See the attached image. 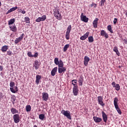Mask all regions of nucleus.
<instances>
[{
  "label": "nucleus",
  "instance_id": "obj_1",
  "mask_svg": "<svg viewBox=\"0 0 127 127\" xmlns=\"http://www.w3.org/2000/svg\"><path fill=\"white\" fill-rule=\"evenodd\" d=\"M54 63L57 65H58V71L59 74H62V73H64L66 70V67L64 66V64L63 61L62 60L59 61V58H55Z\"/></svg>",
  "mask_w": 127,
  "mask_h": 127
},
{
  "label": "nucleus",
  "instance_id": "obj_2",
  "mask_svg": "<svg viewBox=\"0 0 127 127\" xmlns=\"http://www.w3.org/2000/svg\"><path fill=\"white\" fill-rule=\"evenodd\" d=\"M118 101H119V100H118V98L115 97L114 99V106H115V109L118 111V113L120 115H122V110H120V109L119 107V105H118Z\"/></svg>",
  "mask_w": 127,
  "mask_h": 127
},
{
  "label": "nucleus",
  "instance_id": "obj_3",
  "mask_svg": "<svg viewBox=\"0 0 127 127\" xmlns=\"http://www.w3.org/2000/svg\"><path fill=\"white\" fill-rule=\"evenodd\" d=\"M54 14L55 17L58 19V20H61L62 14L59 12V10L58 9H54Z\"/></svg>",
  "mask_w": 127,
  "mask_h": 127
},
{
  "label": "nucleus",
  "instance_id": "obj_4",
  "mask_svg": "<svg viewBox=\"0 0 127 127\" xmlns=\"http://www.w3.org/2000/svg\"><path fill=\"white\" fill-rule=\"evenodd\" d=\"M61 112H62V114L64 115V116H66V118L68 119L69 120H71L70 112L69 110H62Z\"/></svg>",
  "mask_w": 127,
  "mask_h": 127
},
{
  "label": "nucleus",
  "instance_id": "obj_5",
  "mask_svg": "<svg viewBox=\"0 0 127 127\" xmlns=\"http://www.w3.org/2000/svg\"><path fill=\"white\" fill-rule=\"evenodd\" d=\"M13 119L15 123H19V122L20 121V115L18 114V113L13 115Z\"/></svg>",
  "mask_w": 127,
  "mask_h": 127
},
{
  "label": "nucleus",
  "instance_id": "obj_6",
  "mask_svg": "<svg viewBox=\"0 0 127 127\" xmlns=\"http://www.w3.org/2000/svg\"><path fill=\"white\" fill-rule=\"evenodd\" d=\"M97 99L98 104L100 105V106H102V107H104V106H105V103H104L103 97L98 96Z\"/></svg>",
  "mask_w": 127,
  "mask_h": 127
},
{
  "label": "nucleus",
  "instance_id": "obj_7",
  "mask_svg": "<svg viewBox=\"0 0 127 127\" xmlns=\"http://www.w3.org/2000/svg\"><path fill=\"white\" fill-rule=\"evenodd\" d=\"M80 19L82 20V21H83L84 22H88L89 19L86 16L83 15V13H82L80 15Z\"/></svg>",
  "mask_w": 127,
  "mask_h": 127
},
{
  "label": "nucleus",
  "instance_id": "obj_8",
  "mask_svg": "<svg viewBox=\"0 0 127 127\" xmlns=\"http://www.w3.org/2000/svg\"><path fill=\"white\" fill-rule=\"evenodd\" d=\"M47 16L46 15H42V17H38L37 19H36V22H40V21H44L46 20Z\"/></svg>",
  "mask_w": 127,
  "mask_h": 127
},
{
  "label": "nucleus",
  "instance_id": "obj_9",
  "mask_svg": "<svg viewBox=\"0 0 127 127\" xmlns=\"http://www.w3.org/2000/svg\"><path fill=\"white\" fill-rule=\"evenodd\" d=\"M24 36V34L23 33L19 38H16V40H15L14 41L15 44L17 45V44L19 43V42H20L21 40H23Z\"/></svg>",
  "mask_w": 127,
  "mask_h": 127
},
{
  "label": "nucleus",
  "instance_id": "obj_10",
  "mask_svg": "<svg viewBox=\"0 0 127 127\" xmlns=\"http://www.w3.org/2000/svg\"><path fill=\"white\" fill-rule=\"evenodd\" d=\"M79 93V89H78V86L76 84L75 86L73 87V95H77Z\"/></svg>",
  "mask_w": 127,
  "mask_h": 127
},
{
  "label": "nucleus",
  "instance_id": "obj_11",
  "mask_svg": "<svg viewBox=\"0 0 127 127\" xmlns=\"http://www.w3.org/2000/svg\"><path fill=\"white\" fill-rule=\"evenodd\" d=\"M90 61V58L88 56H84V64L85 66H87L88 64V62Z\"/></svg>",
  "mask_w": 127,
  "mask_h": 127
},
{
  "label": "nucleus",
  "instance_id": "obj_12",
  "mask_svg": "<svg viewBox=\"0 0 127 127\" xmlns=\"http://www.w3.org/2000/svg\"><path fill=\"white\" fill-rule=\"evenodd\" d=\"M42 98L43 100L47 101L49 98V96L48 93H42Z\"/></svg>",
  "mask_w": 127,
  "mask_h": 127
},
{
  "label": "nucleus",
  "instance_id": "obj_13",
  "mask_svg": "<svg viewBox=\"0 0 127 127\" xmlns=\"http://www.w3.org/2000/svg\"><path fill=\"white\" fill-rule=\"evenodd\" d=\"M90 32H86L85 33V34H84V35H82V36H81V37L80 38L81 40H86L87 38H88Z\"/></svg>",
  "mask_w": 127,
  "mask_h": 127
},
{
  "label": "nucleus",
  "instance_id": "obj_14",
  "mask_svg": "<svg viewBox=\"0 0 127 127\" xmlns=\"http://www.w3.org/2000/svg\"><path fill=\"white\" fill-rule=\"evenodd\" d=\"M102 118L103 119L104 122L105 123H107V121H108V115H107L106 114H105L104 111H102Z\"/></svg>",
  "mask_w": 127,
  "mask_h": 127
},
{
  "label": "nucleus",
  "instance_id": "obj_15",
  "mask_svg": "<svg viewBox=\"0 0 127 127\" xmlns=\"http://www.w3.org/2000/svg\"><path fill=\"white\" fill-rule=\"evenodd\" d=\"M93 120L96 123H100L102 121V119L100 117H97V116H94Z\"/></svg>",
  "mask_w": 127,
  "mask_h": 127
},
{
  "label": "nucleus",
  "instance_id": "obj_16",
  "mask_svg": "<svg viewBox=\"0 0 127 127\" xmlns=\"http://www.w3.org/2000/svg\"><path fill=\"white\" fill-rule=\"evenodd\" d=\"M101 35L102 36H104V37L106 39L109 38L108 34H107V33L106 32V31L104 30H101Z\"/></svg>",
  "mask_w": 127,
  "mask_h": 127
},
{
  "label": "nucleus",
  "instance_id": "obj_17",
  "mask_svg": "<svg viewBox=\"0 0 127 127\" xmlns=\"http://www.w3.org/2000/svg\"><path fill=\"white\" fill-rule=\"evenodd\" d=\"M99 19L98 18H96L93 22V27L97 28L98 27V23Z\"/></svg>",
  "mask_w": 127,
  "mask_h": 127
},
{
  "label": "nucleus",
  "instance_id": "obj_18",
  "mask_svg": "<svg viewBox=\"0 0 127 127\" xmlns=\"http://www.w3.org/2000/svg\"><path fill=\"white\" fill-rule=\"evenodd\" d=\"M10 90L12 93H16L18 91V88L17 86H15V85L13 87V88H10Z\"/></svg>",
  "mask_w": 127,
  "mask_h": 127
},
{
  "label": "nucleus",
  "instance_id": "obj_19",
  "mask_svg": "<svg viewBox=\"0 0 127 127\" xmlns=\"http://www.w3.org/2000/svg\"><path fill=\"white\" fill-rule=\"evenodd\" d=\"M40 66L39 62L38 61H35L34 64H33V67H35V69H39Z\"/></svg>",
  "mask_w": 127,
  "mask_h": 127
},
{
  "label": "nucleus",
  "instance_id": "obj_20",
  "mask_svg": "<svg viewBox=\"0 0 127 127\" xmlns=\"http://www.w3.org/2000/svg\"><path fill=\"white\" fill-rule=\"evenodd\" d=\"M41 78V75H39V74H37V75L36 76V83L37 85H39Z\"/></svg>",
  "mask_w": 127,
  "mask_h": 127
},
{
  "label": "nucleus",
  "instance_id": "obj_21",
  "mask_svg": "<svg viewBox=\"0 0 127 127\" xmlns=\"http://www.w3.org/2000/svg\"><path fill=\"white\" fill-rule=\"evenodd\" d=\"M17 9H18L17 6L12 7V8H11L8 10V11L6 12V14H8L9 13L12 12V11H14V10H16Z\"/></svg>",
  "mask_w": 127,
  "mask_h": 127
},
{
  "label": "nucleus",
  "instance_id": "obj_22",
  "mask_svg": "<svg viewBox=\"0 0 127 127\" xmlns=\"http://www.w3.org/2000/svg\"><path fill=\"white\" fill-rule=\"evenodd\" d=\"M58 70V67H55V68H53L51 71V75L52 76H55L56 73L57 72Z\"/></svg>",
  "mask_w": 127,
  "mask_h": 127
},
{
  "label": "nucleus",
  "instance_id": "obj_23",
  "mask_svg": "<svg viewBox=\"0 0 127 127\" xmlns=\"http://www.w3.org/2000/svg\"><path fill=\"white\" fill-rule=\"evenodd\" d=\"M10 30L13 32H17V27L15 25H13V26H9Z\"/></svg>",
  "mask_w": 127,
  "mask_h": 127
},
{
  "label": "nucleus",
  "instance_id": "obj_24",
  "mask_svg": "<svg viewBox=\"0 0 127 127\" xmlns=\"http://www.w3.org/2000/svg\"><path fill=\"white\" fill-rule=\"evenodd\" d=\"M8 49V46H3L2 47V48H1V51H2V52H3V53L6 52Z\"/></svg>",
  "mask_w": 127,
  "mask_h": 127
},
{
  "label": "nucleus",
  "instance_id": "obj_25",
  "mask_svg": "<svg viewBox=\"0 0 127 127\" xmlns=\"http://www.w3.org/2000/svg\"><path fill=\"white\" fill-rule=\"evenodd\" d=\"M113 51H115V52H116V53L117 54V56H120V53L119 51L118 50V48L117 46H115L114 49H113Z\"/></svg>",
  "mask_w": 127,
  "mask_h": 127
},
{
  "label": "nucleus",
  "instance_id": "obj_26",
  "mask_svg": "<svg viewBox=\"0 0 127 127\" xmlns=\"http://www.w3.org/2000/svg\"><path fill=\"white\" fill-rule=\"evenodd\" d=\"M11 112L14 115L16 113H18V110H16L15 108H11Z\"/></svg>",
  "mask_w": 127,
  "mask_h": 127
},
{
  "label": "nucleus",
  "instance_id": "obj_27",
  "mask_svg": "<svg viewBox=\"0 0 127 127\" xmlns=\"http://www.w3.org/2000/svg\"><path fill=\"white\" fill-rule=\"evenodd\" d=\"M79 85H83V77L80 76L78 79Z\"/></svg>",
  "mask_w": 127,
  "mask_h": 127
},
{
  "label": "nucleus",
  "instance_id": "obj_28",
  "mask_svg": "<svg viewBox=\"0 0 127 127\" xmlns=\"http://www.w3.org/2000/svg\"><path fill=\"white\" fill-rule=\"evenodd\" d=\"M15 21V19L14 18L9 19V20H8V25H12V24H14Z\"/></svg>",
  "mask_w": 127,
  "mask_h": 127
},
{
  "label": "nucleus",
  "instance_id": "obj_29",
  "mask_svg": "<svg viewBox=\"0 0 127 127\" xmlns=\"http://www.w3.org/2000/svg\"><path fill=\"white\" fill-rule=\"evenodd\" d=\"M25 110L27 111V112H30L31 111V105H26L25 107Z\"/></svg>",
  "mask_w": 127,
  "mask_h": 127
},
{
  "label": "nucleus",
  "instance_id": "obj_30",
  "mask_svg": "<svg viewBox=\"0 0 127 127\" xmlns=\"http://www.w3.org/2000/svg\"><path fill=\"white\" fill-rule=\"evenodd\" d=\"M69 44H67V45H65L64 47V49H63V51L64 52H65V51H67L68 50V48H69Z\"/></svg>",
  "mask_w": 127,
  "mask_h": 127
},
{
  "label": "nucleus",
  "instance_id": "obj_31",
  "mask_svg": "<svg viewBox=\"0 0 127 127\" xmlns=\"http://www.w3.org/2000/svg\"><path fill=\"white\" fill-rule=\"evenodd\" d=\"M88 41L90 43H92L94 42V38L93 36H89L88 37Z\"/></svg>",
  "mask_w": 127,
  "mask_h": 127
},
{
  "label": "nucleus",
  "instance_id": "obj_32",
  "mask_svg": "<svg viewBox=\"0 0 127 127\" xmlns=\"http://www.w3.org/2000/svg\"><path fill=\"white\" fill-rule=\"evenodd\" d=\"M45 115H43V114H41V115H39V118L42 121H43L44 119H45Z\"/></svg>",
  "mask_w": 127,
  "mask_h": 127
},
{
  "label": "nucleus",
  "instance_id": "obj_33",
  "mask_svg": "<svg viewBox=\"0 0 127 127\" xmlns=\"http://www.w3.org/2000/svg\"><path fill=\"white\" fill-rule=\"evenodd\" d=\"M71 30V25H69L67 28V32L68 33V34L70 35V32Z\"/></svg>",
  "mask_w": 127,
  "mask_h": 127
},
{
  "label": "nucleus",
  "instance_id": "obj_34",
  "mask_svg": "<svg viewBox=\"0 0 127 127\" xmlns=\"http://www.w3.org/2000/svg\"><path fill=\"white\" fill-rule=\"evenodd\" d=\"M107 29L109 30V31L110 32V33H113V30L112 29V26L111 25H108V26H107Z\"/></svg>",
  "mask_w": 127,
  "mask_h": 127
},
{
  "label": "nucleus",
  "instance_id": "obj_35",
  "mask_svg": "<svg viewBox=\"0 0 127 127\" xmlns=\"http://www.w3.org/2000/svg\"><path fill=\"white\" fill-rule=\"evenodd\" d=\"M24 20L26 23H30L29 17H27V16L25 17Z\"/></svg>",
  "mask_w": 127,
  "mask_h": 127
},
{
  "label": "nucleus",
  "instance_id": "obj_36",
  "mask_svg": "<svg viewBox=\"0 0 127 127\" xmlns=\"http://www.w3.org/2000/svg\"><path fill=\"white\" fill-rule=\"evenodd\" d=\"M69 36L70 35H69L68 32H67L66 30V32L65 33V38L66 39V40H69Z\"/></svg>",
  "mask_w": 127,
  "mask_h": 127
},
{
  "label": "nucleus",
  "instance_id": "obj_37",
  "mask_svg": "<svg viewBox=\"0 0 127 127\" xmlns=\"http://www.w3.org/2000/svg\"><path fill=\"white\" fill-rule=\"evenodd\" d=\"M115 90H118V91L120 90V84H116Z\"/></svg>",
  "mask_w": 127,
  "mask_h": 127
},
{
  "label": "nucleus",
  "instance_id": "obj_38",
  "mask_svg": "<svg viewBox=\"0 0 127 127\" xmlns=\"http://www.w3.org/2000/svg\"><path fill=\"white\" fill-rule=\"evenodd\" d=\"M11 99L12 101V103H13V105H14V102L16 100V97L15 96H12L11 98Z\"/></svg>",
  "mask_w": 127,
  "mask_h": 127
},
{
  "label": "nucleus",
  "instance_id": "obj_39",
  "mask_svg": "<svg viewBox=\"0 0 127 127\" xmlns=\"http://www.w3.org/2000/svg\"><path fill=\"white\" fill-rule=\"evenodd\" d=\"M14 85H15L14 82H12V81L10 82V88H13Z\"/></svg>",
  "mask_w": 127,
  "mask_h": 127
},
{
  "label": "nucleus",
  "instance_id": "obj_40",
  "mask_svg": "<svg viewBox=\"0 0 127 127\" xmlns=\"http://www.w3.org/2000/svg\"><path fill=\"white\" fill-rule=\"evenodd\" d=\"M27 56H29V57H33V55H32V53H31V51H29L28 52Z\"/></svg>",
  "mask_w": 127,
  "mask_h": 127
},
{
  "label": "nucleus",
  "instance_id": "obj_41",
  "mask_svg": "<svg viewBox=\"0 0 127 127\" xmlns=\"http://www.w3.org/2000/svg\"><path fill=\"white\" fill-rule=\"evenodd\" d=\"M12 54L13 53H12V51H7V55L8 56H12Z\"/></svg>",
  "mask_w": 127,
  "mask_h": 127
},
{
  "label": "nucleus",
  "instance_id": "obj_42",
  "mask_svg": "<svg viewBox=\"0 0 127 127\" xmlns=\"http://www.w3.org/2000/svg\"><path fill=\"white\" fill-rule=\"evenodd\" d=\"M117 22H118V19H117V18H115L114 19V21H113L114 24V25H116Z\"/></svg>",
  "mask_w": 127,
  "mask_h": 127
},
{
  "label": "nucleus",
  "instance_id": "obj_43",
  "mask_svg": "<svg viewBox=\"0 0 127 127\" xmlns=\"http://www.w3.org/2000/svg\"><path fill=\"white\" fill-rule=\"evenodd\" d=\"M105 2H106V0H101V5H104L105 4Z\"/></svg>",
  "mask_w": 127,
  "mask_h": 127
},
{
  "label": "nucleus",
  "instance_id": "obj_44",
  "mask_svg": "<svg viewBox=\"0 0 127 127\" xmlns=\"http://www.w3.org/2000/svg\"><path fill=\"white\" fill-rule=\"evenodd\" d=\"M38 56V53L37 52H35L34 55H33V57H35V58H37Z\"/></svg>",
  "mask_w": 127,
  "mask_h": 127
},
{
  "label": "nucleus",
  "instance_id": "obj_45",
  "mask_svg": "<svg viewBox=\"0 0 127 127\" xmlns=\"http://www.w3.org/2000/svg\"><path fill=\"white\" fill-rule=\"evenodd\" d=\"M112 86L114 87L116 89V82L113 81L112 83Z\"/></svg>",
  "mask_w": 127,
  "mask_h": 127
},
{
  "label": "nucleus",
  "instance_id": "obj_46",
  "mask_svg": "<svg viewBox=\"0 0 127 127\" xmlns=\"http://www.w3.org/2000/svg\"><path fill=\"white\" fill-rule=\"evenodd\" d=\"M19 12H21L22 14H25L26 13L25 10H22V9H20Z\"/></svg>",
  "mask_w": 127,
  "mask_h": 127
},
{
  "label": "nucleus",
  "instance_id": "obj_47",
  "mask_svg": "<svg viewBox=\"0 0 127 127\" xmlns=\"http://www.w3.org/2000/svg\"><path fill=\"white\" fill-rule=\"evenodd\" d=\"M72 82H74V83L76 85L77 84V80L76 79H72Z\"/></svg>",
  "mask_w": 127,
  "mask_h": 127
},
{
  "label": "nucleus",
  "instance_id": "obj_48",
  "mask_svg": "<svg viewBox=\"0 0 127 127\" xmlns=\"http://www.w3.org/2000/svg\"><path fill=\"white\" fill-rule=\"evenodd\" d=\"M3 97V95H2V94L1 92H0V99H2Z\"/></svg>",
  "mask_w": 127,
  "mask_h": 127
},
{
  "label": "nucleus",
  "instance_id": "obj_49",
  "mask_svg": "<svg viewBox=\"0 0 127 127\" xmlns=\"http://www.w3.org/2000/svg\"><path fill=\"white\" fill-rule=\"evenodd\" d=\"M3 70V66L0 65V71H2Z\"/></svg>",
  "mask_w": 127,
  "mask_h": 127
},
{
  "label": "nucleus",
  "instance_id": "obj_50",
  "mask_svg": "<svg viewBox=\"0 0 127 127\" xmlns=\"http://www.w3.org/2000/svg\"><path fill=\"white\" fill-rule=\"evenodd\" d=\"M124 42L125 44H127V39H125L124 40Z\"/></svg>",
  "mask_w": 127,
  "mask_h": 127
},
{
  "label": "nucleus",
  "instance_id": "obj_51",
  "mask_svg": "<svg viewBox=\"0 0 127 127\" xmlns=\"http://www.w3.org/2000/svg\"><path fill=\"white\" fill-rule=\"evenodd\" d=\"M72 84L73 85V87L76 86V84H75V83H74L73 82L72 83Z\"/></svg>",
  "mask_w": 127,
  "mask_h": 127
},
{
  "label": "nucleus",
  "instance_id": "obj_52",
  "mask_svg": "<svg viewBox=\"0 0 127 127\" xmlns=\"http://www.w3.org/2000/svg\"><path fill=\"white\" fill-rule=\"evenodd\" d=\"M125 13L126 14V16L127 17V10L125 11Z\"/></svg>",
  "mask_w": 127,
  "mask_h": 127
},
{
  "label": "nucleus",
  "instance_id": "obj_53",
  "mask_svg": "<svg viewBox=\"0 0 127 127\" xmlns=\"http://www.w3.org/2000/svg\"><path fill=\"white\" fill-rule=\"evenodd\" d=\"M1 5V2L0 1V6Z\"/></svg>",
  "mask_w": 127,
  "mask_h": 127
},
{
  "label": "nucleus",
  "instance_id": "obj_54",
  "mask_svg": "<svg viewBox=\"0 0 127 127\" xmlns=\"http://www.w3.org/2000/svg\"><path fill=\"white\" fill-rule=\"evenodd\" d=\"M93 5H94V4H93H93H91V7H92Z\"/></svg>",
  "mask_w": 127,
  "mask_h": 127
}]
</instances>
